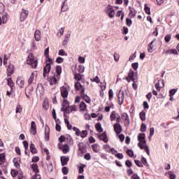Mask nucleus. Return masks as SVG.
Returning a JSON list of instances; mask_svg holds the SVG:
<instances>
[{
    "label": "nucleus",
    "mask_w": 179,
    "mask_h": 179,
    "mask_svg": "<svg viewBox=\"0 0 179 179\" xmlns=\"http://www.w3.org/2000/svg\"><path fill=\"white\" fill-rule=\"evenodd\" d=\"M62 71V69L61 66H57L55 71L52 72L51 74L48 77V83L50 85H57L58 81L60 80Z\"/></svg>",
    "instance_id": "1"
},
{
    "label": "nucleus",
    "mask_w": 179,
    "mask_h": 179,
    "mask_svg": "<svg viewBox=\"0 0 179 179\" xmlns=\"http://www.w3.org/2000/svg\"><path fill=\"white\" fill-rule=\"evenodd\" d=\"M44 55L46 57V66L43 68V76L45 78L47 74L50 73L51 65L54 64L53 60L50 57V48H47L44 51Z\"/></svg>",
    "instance_id": "2"
},
{
    "label": "nucleus",
    "mask_w": 179,
    "mask_h": 179,
    "mask_svg": "<svg viewBox=\"0 0 179 179\" xmlns=\"http://www.w3.org/2000/svg\"><path fill=\"white\" fill-rule=\"evenodd\" d=\"M69 87H61V95L63 97V102H62V107L61 108V110H65L66 107L69 106V103L67 100L68 96H69Z\"/></svg>",
    "instance_id": "3"
},
{
    "label": "nucleus",
    "mask_w": 179,
    "mask_h": 179,
    "mask_svg": "<svg viewBox=\"0 0 179 179\" xmlns=\"http://www.w3.org/2000/svg\"><path fill=\"white\" fill-rule=\"evenodd\" d=\"M138 141H139L138 143V146L142 149L145 150L148 155H150V149L148 145L146 144L145 140V134H139L138 135Z\"/></svg>",
    "instance_id": "4"
},
{
    "label": "nucleus",
    "mask_w": 179,
    "mask_h": 179,
    "mask_svg": "<svg viewBox=\"0 0 179 179\" xmlns=\"http://www.w3.org/2000/svg\"><path fill=\"white\" fill-rule=\"evenodd\" d=\"M27 64L31 66L34 69H36L38 64V59L33 53H30L28 55Z\"/></svg>",
    "instance_id": "5"
},
{
    "label": "nucleus",
    "mask_w": 179,
    "mask_h": 179,
    "mask_svg": "<svg viewBox=\"0 0 179 179\" xmlns=\"http://www.w3.org/2000/svg\"><path fill=\"white\" fill-rule=\"evenodd\" d=\"M103 11L110 18H113L115 16V10L113 8V6L108 5L104 8Z\"/></svg>",
    "instance_id": "6"
},
{
    "label": "nucleus",
    "mask_w": 179,
    "mask_h": 179,
    "mask_svg": "<svg viewBox=\"0 0 179 179\" xmlns=\"http://www.w3.org/2000/svg\"><path fill=\"white\" fill-rule=\"evenodd\" d=\"M127 80L128 81V83H130V81H132L133 83H137L138 77L136 75H134V72L133 70H130V72L127 77Z\"/></svg>",
    "instance_id": "7"
},
{
    "label": "nucleus",
    "mask_w": 179,
    "mask_h": 179,
    "mask_svg": "<svg viewBox=\"0 0 179 179\" xmlns=\"http://www.w3.org/2000/svg\"><path fill=\"white\" fill-rule=\"evenodd\" d=\"M36 79H37V71H34L29 77L28 84L31 85L32 83H34V81L36 80Z\"/></svg>",
    "instance_id": "8"
},
{
    "label": "nucleus",
    "mask_w": 179,
    "mask_h": 179,
    "mask_svg": "<svg viewBox=\"0 0 179 179\" xmlns=\"http://www.w3.org/2000/svg\"><path fill=\"white\" fill-rule=\"evenodd\" d=\"M16 84L23 89L24 87V78L23 76H18L16 80Z\"/></svg>",
    "instance_id": "9"
},
{
    "label": "nucleus",
    "mask_w": 179,
    "mask_h": 179,
    "mask_svg": "<svg viewBox=\"0 0 179 179\" xmlns=\"http://www.w3.org/2000/svg\"><path fill=\"white\" fill-rule=\"evenodd\" d=\"M124 93L123 90H120L118 94V103L120 106L122 105V103H124Z\"/></svg>",
    "instance_id": "10"
},
{
    "label": "nucleus",
    "mask_w": 179,
    "mask_h": 179,
    "mask_svg": "<svg viewBox=\"0 0 179 179\" xmlns=\"http://www.w3.org/2000/svg\"><path fill=\"white\" fill-rule=\"evenodd\" d=\"M29 16V11H27V10H24V8H22V11L21 12V15H20V22H24V20Z\"/></svg>",
    "instance_id": "11"
},
{
    "label": "nucleus",
    "mask_w": 179,
    "mask_h": 179,
    "mask_svg": "<svg viewBox=\"0 0 179 179\" xmlns=\"http://www.w3.org/2000/svg\"><path fill=\"white\" fill-rule=\"evenodd\" d=\"M58 148H59L62 151H63V152H64V154H67L68 152L70 151V148H69V147L68 146L67 144H65L64 145H62L61 143H59V144H58Z\"/></svg>",
    "instance_id": "12"
},
{
    "label": "nucleus",
    "mask_w": 179,
    "mask_h": 179,
    "mask_svg": "<svg viewBox=\"0 0 179 179\" xmlns=\"http://www.w3.org/2000/svg\"><path fill=\"white\" fill-rule=\"evenodd\" d=\"M120 115L117 113H115V112H112V113L110 114V120L112 121L117 120V122L120 123Z\"/></svg>",
    "instance_id": "13"
},
{
    "label": "nucleus",
    "mask_w": 179,
    "mask_h": 179,
    "mask_svg": "<svg viewBox=\"0 0 179 179\" xmlns=\"http://www.w3.org/2000/svg\"><path fill=\"white\" fill-rule=\"evenodd\" d=\"M107 83L105 80L100 83L99 87H101V96H104V91L106 90Z\"/></svg>",
    "instance_id": "14"
},
{
    "label": "nucleus",
    "mask_w": 179,
    "mask_h": 179,
    "mask_svg": "<svg viewBox=\"0 0 179 179\" xmlns=\"http://www.w3.org/2000/svg\"><path fill=\"white\" fill-rule=\"evenodd\" d=\"M164 87V81L163 80H159L158 83L155 84V89L157 91H160L162 87Z\"/></svg>",
    "instance_id": "15"
},
{
    "label": "nucleus",
    "mask_w": 179,
    "mask_h": 179,
    "mask_svg": "<svg viewBox=\"0 0 179 179\" xmlns=\"http://www.w3.org/2000/svg\"><path fill=\"white\" fill-rule=\"evenodd\" d=\"M37 127H36V124L34 121L31 122V128H30V133L34 134V135H36V133H37Z\"/></svg>",
    "instance_id": "16"
},
{
    "label": "nucleus",
    "mask_w": 179,
    "mask_h": 179,
    "mask_svg": "<svg viewBox=\"0 0 179 179\" xmlns=\"http://www.w3.org/2000/svg\"><path fill=\"white\" fill-rule=\"evenodd\" d=\"M129 16L130 18H134L135 17V16L136 15L137 11L135 8L129 6Z\"/></svg>",
    "instance_id": "17"
},
{
    "label": "nucleus",
    "mask_w": 179,
    "mask_h": 179,
    "mask_svg": "<svg viewBox=\"0 0 179 179\" xmlns=\"http://www.w3.org/2000/svg\"><path fill=\"white\" fill-rule=\"evenodd\" d=\"M75 89L76 91H80L83 94L85 92V88L81 85L79 82L76 83Z\"/></svg>",
    "instance_id": "18"
},
{
    "label": "nucleus",
    "mask_w": 179,
    "mask_h": 179,
    "mask_svg": "<svg viewBox=\"0 0 179 179\" xmlns=\"http://www.w3.org/2000/svg\"><path fill=\"white\" fill-rule=\"evenodd\" d=\"M8 14L7 13L3 14L2 17L0 16V25H1L2 24H6V22H8Z\"/></svg>",
    "instance_id": "19"
},
{
    "label": "nucleus",
    "mask_w": 179,
    "mask_h": 179,
    "mask_svg": "<svg viewBox=\"0 0 179 179\" xmlns=\"http://www.w3.org/2000/svg\"><path fill=\"white\" fill-rule=\"evenodd\" d=\"M15 71V67L13 65L10 64L8 68H7V75L8 77H10L11 75L14 73Z\"/></svg>",
    "instance_id": "20"
},
{
    "label": "nucleus",
    "mask_w": 179,
    "mask_h": 179,
    "mask_svg": "<svg viewBox=\"0 0 179 179\" xmlns=\"http://www.w3.org/2000/svg\"><path fill=\"white\" fill-rule=\"evenodd\" d=\"M34 38L36 42H39L41 40V32L39 29H36L34 33Z\"/></svg>",
    "instance_id": "21"
},
{
    "label": "nucleus",
    "mask_w": 179,
    "mask_h": 179,
    "mask_svg": "<svg viewBox=\"0 0 179 179\" xmlns=\"http://www.w3.org/2000/svg\"><path fill=\"white\" fill-rule=\"evenodd\" d=\"M69 8V4H68V1L67 0H65L64 2H63V5L62 6V9H61V11L62 12H67Z\"/></svg>",
    "instance_id": "22"
},
{
    "label": "nucleus",
    "mask_w": 179,
    "mask_h": 179,
    "mask_svg": "<svg viewBox=\"0 0 179 179\" xmlns=\"http://www.w3.org/2000/svg\"><path fill=\"white\" fill-rule=\"evenodd\" d=\"M45 138L46 141H50V127L48 126L45 127Z\"/></svg>",
    "instance_id": "23"
},
{
    "label": "nucleus",
    "mask_w": 179,
    "mask_h": 179,
    "mask_svg": "<svg viewBox=\"0 0 179 179\" xmlns=\"http://www.w3.org/2000/svg\"><path fill=\"white\" fill-rule=\"evenodd\" d=\"M114 130L117 134H120L122 131V127L120 124L117 123L114 124Z\"/></svg>",
    "instance_id": "24"
},
{
    "label": "nucleus",
    "mask_w": 179,
    "mask_h": 179,
    "mask_svg": "<svg viewBox=\"0 0 179 179\" xmlns=\"http://www.w3.org/2000/svg\"><path fill=\"white\" fill-rule=\"evenodd\" d=\"M61 160V163L62 166H66L68 164V162L69 160V157H65V156H62L60 158Z\"/></svg>",
    "instance_id": "25"
},
{
    "label": "nucleus",
    "mask_w": 179,
    "mask_h": 179,
    "mask_svg": "<svg viewBox=\"0 0 179 179\" xmlns=\"http://www.w3.org/2000/svg\"><path fill=\"white\" fill-rule=\"evenodd\" d=\"M122 119L124 121V123L127 125H129L130 124V122H129V116H128V114L127 113H123L122 115Z\"/></svg>",
    "instance_id": "26"
},
{
    "label": "nucleus",
    "mask_w": 179,
    "mask_h": 179,
    "mask_svg": "<svg viewBox=\"0 0 179 179\" xmlns=\"http://www.w3.org/2000/svg\"><path fill=\"white\" fill-rule=\"evenodd\" d=\"M43 110H49L50 104H49V100L48 99V98H45V99L44 100L43 103Z\"/></svg>",
    "instance_id": "27"
},
{
    "label": "nucleus",
    "mask_w": 179,
    "mask_h": 179,
    "mask_svg": "<svg viewBox=\"0 0 179 179\" xmlns=\"http://www.w3.org/2000/svg\"><path fill=\"white\" fill-rule=\"evenodd\" d=\"M76 110V107L75 106H68L67 107H66V108L63 111L66 110V112L70 113Z\"/></svg>",
    "instance_id": "28"
},
{
    "label": "nucleus",
    "mask_w": 179,
    "mask_h": 179,
    "mask_svg": "<svg viewBox=\"0 0 179 179\" xmlns=\"http://www.w3.org/2000/svg\"><path fill=\"white\" fill-rule=\"evenodd\" d=\"M95 129L99 133H101L103 131V129L102 128L101 124L100 122H98L95 124Z\"/></svg>",
    "instance_id": "29"
},
{
    "label": "nucleus",
    "mask_w": 179,
    "mask_h": 179,
    "mask_svg": "<svg viewBox=\"0 0 179 179\" xmlns=\"http://www.w3.org/2000/svg\"><path fill=\"white\" fill-rule=\"evenodd\" d=\"M166 175L169 176L170 179H176V175L173 171H169L166 172Z\"/></svg>",
    "instance_id": "30"
},
{
    "label": "nucleus",
    "mask_w": 179,
    "mask_h": 179,
    "mask_svg": "<svg viewBox=\"0 0 179 179\" xmlns=\"http://www.w3.org/2000/svg\"><path fill=\"white\" fill-rule=\"evenodd\" d=\"M155 43V40H153L152 42H150L148 45V53H152L153 52V43Z\"/></svg>",
    "instance_id": "31"
},
{
    "label": "nucleus",
    "mask_w": 179,
    "mask_h": 179,
    "mask_svg": "<svg viewBox=\"0 0 179 179\" xmlns=\"http://www.w3.org/2000/svg\"><path fill=\"white\" fill-rule=\"evenodd\" d=\"M58 55L62 57H67L68 54L66 52L65 50L60 49L58 50Z\"/></svg>",
    "instance_id": "32"
},
{
    "label": "nucleus",
    "mask_w": 179,
    "mask_h": 179,
    "mask_svg": "<svg viewBox=\"0 0 179 179\" xmlns=\"http://www.w3.org/2000/svg\"><path fill=\"white\" fill-rule=\"evenodd\" d=\"M99 139L104 141V142H108V139L107 138V135L105 133H103L101 135L99 136Z\"/></svg>",
    "instance_id": "33"
},
{
    "label": "nucleus",
    "mask_w": 179,
    "mask_h": 179,
    "mask_svg": "<svg viewBox=\"0 0 179 179\" xmlns=\"http://www.w3.org/2000/svg\"><path fill=\"white\" fill-rule=\"evenodd\" d=\"M30 150H31V153H33V154L37 153V148H36V146L34 145V143H31Z\"/></svg>",
    "instance_id": "34"
},
{
    "label": "nucleus",
    "mask_w": 179,
    "mask_h": 179,
    "mask_svg": "<svg viewBox=\"0 0 179 179\" xmlns=\"http://www.w3.org/2000/svg\"><path fill=\"white\" fill-rule=\"evenodd\" d=\"M37 50V43L35 41H33L31 43V50L34 51V50Z\"/></svg>",
    "instance_id": "35"
},
{
    "label": "nucleus",
    "mask_w": 179,
    "mask_h": 179,
    "mask_svg": "<svg viewBox=\"0 0 179 179\" xmlns=\"http://www.w3.org/2000/svg\"><path fill=\"white\" fill-rule=\"evenodd\" d=\"M166 53L173 54V55H177L178 52H177L176 49H170V50H166Z\"/></svg>",
    "instance_id": "36"
},
{
    "label": "nucleus",
    "mask_w": 179,
    "mask_h": 179,
    "mask_svg": "<svg viewBox=\"0 0 179 179\" xmlns=\"http://www.w3.org/2000/svg\"><path fill=\"white\" fill-rule=\"evenodd\" d=\"M87 135V131L86 130H83L82 131H80L79 137L84 138H86Z\"/></svg>",
    "instance_id": "37"
},
{
    "label": "nucleus",
    "mask_w": 179,
    "mask_h": 179,
    "mask_svg": "<svg viewBox=\"0 0 179 179\" xmlns=\"http://www.w3.org/2000/svg\"><path fill=\"white\" fill-rule=\"evenodd\" d=\"M87 106L85 105V102L82 101L80 104V110L81 111L86 110Z\"/></svg>",
    "instance_id": "38"
},
{
    "label": "nucleus",
    "mask_w": 179,
    "mask_h": 179,
    "mask_svg": "<svg viewBox=\"0 0 179 179\" xmlns=\"http://www.w3.org/2000/svg\"><path fill=\"white\" fill-rule=\"evenodd\" d=\"M92 149L94 152L97 153L99 151V146L96 143L93 144Z\"/></svg>",
    "instance_id": "39"
},
{
    "label": "nucleus",
    "mask_w": 179,
    "mask_h": 179,
    "mask_svg": "<svg viewBox=\"0 0 179 179\" xmlns=\"http://www.w3.org/2000/svg\"><path fill=\"white\" fill-rule=\"evenodd\" d=\"M91 81H92V83H95L96 84L100 83L101 80L99 79V76H96L95 77H94V78L90 79Z\"/></svg>",
    "instance_id": "40"
},
{
    "label": "nucleus",
    "mask_w": 179,
    "mask_h": 179,
    "mask_svg": "<svg viewBox=\"0 0 179 179\" xmlns=\"http://www.w3.org/2000/svg\"><path fill=\"white\" fill-rule=\"evenodd\" d=\"M64 30H65L64 28H63V27L60 28L57 31V36L59 37H62L64 33Z\"/></svg>",
    "instance_id": "41"
},
{
    "label": "nucleus",
    "mask_w": 179,
    "mask_h": 179,
    "mask_svg": "<svg viewBox=\"0 0 179 179\" xmlns=\"http://www.w3.org/2000/svg\"><path fill=\"white\" fill-rule=\"evenodd\" d=\"M31 169L34 173H38V166H37V164H31Z\"/></svg>",
    "instance_id": "42"
},
{
    "label": "nucleus",
    "mask_w": 179,
    "mask_h": 179,
    "mask_svg": "<svg viewBox=\"0 0 179 179\" xmlns=\"http://www.w3.org/2000/svg\"><path fill=\"white\" fill-rule=\"evenodd\" d=\"M109 100L111 101L114 98V92L113 90H109L108 91Z\"/></svg>",
    "instance_id": "43"
},
{
    "label": "nucleus",
    "mask_w": 179,
    "mask_h": 179,
    "mask_svg": "<svg viewBox=\"0 0 179 179\" xmlns=\"http://www.w3.org/2000/svg\"><path fill=\"white\" fill-rule=\"evenodd\" d=\"M64 59L62 57H57L56 59V63L58 64H61L64 62Z\"/></svg>",
    "instance_id": "44"
},
{
    "label": "nucleus",
    "mask_w": 179,
    "mask_h": 179,
    "mask_svg": "<svg viewBox=\"0 0 179 179\" xmlns=\"http://www.w3.org/2000/svg\"><path fill=\"white\" fill-rule=\"evenodd\" d=\"M31 179H41V176L38 174V172H36Z\"/></svg>",
    "instance_id": "45"
},
{
    "label": "nucleus",
    "mask_w": 179,
    "mask_h": 179,
    "mask_svg": "<svg viewBox=\"0 0 179 179\" xmlns=\"http://www.w3.org/2000/svg\"><path fill=\"white\" fill-rule=\"evenodd\" d=\"M5 154H0V165L3 164L5 161Z\"/></svg>",
    "instance_id": "46"
},
{
    "label": "nucleus",
    "mask_w": 179,
    "mask_h": 179,
    "mask_svg": "<svg viewBox=\"0 0 179 179\" xmlns=\"http://www.w3.org/2000/svg\"><path fill=\"white\" fill-rule=\"evenodd\" d=\"M22 111V107L20 105H17L15 108V113H20Z\"/></svg>",
    "instance_id": "47"
},
{
    "label": "nucleus",
    "mask_w": 179,
    "mask_h": 179,
    "mask_svg": "<svg viewBox=\"0 0 179 179\" xmlns=\"http://www.w3.org/2000/svg\"><path fill=\"white\" fill-rule=\"evenodd\" d=\"M36 92H40L41 94L44 93V89L41 85H38Z\"/></svg>",
    "instance_id": "48"
},
{
    "label": "nucleus",
    "mask_w": 179,
    "mask_h": 179,
    "mask_svg": "<svg viewBox=\"0 0 179 179\" xmlns=\"http://www.w3.org/2000/svg\"><path fill=\"white\" fill-rule=\"evenodd\" d=\"M144 10L147 13V15H150L151 14L150 8H149L147 5H145Z\"/></svg>",
    "instance_id": "49"
},
{
    "label": "nucleus",
    "mask_w": 179,
    "mask_h": 179,
    "mask_svg": "<svg viewBox=\"0 0 179 179\" xmlns=\"http://www.w3.org/2000/svg\"><path fill=\"white\" fill-rule=\"evenodd\" d=\"M140 118L143 120L145 121L146 120V113L145 112H141L140 113Z\"/></svg>",
    "instance_id": "50"
},
{
    "label": "nucleus",
    "mask_w": 179,
    "mask_h": 179,
    "mask_svg": "<svg viewBox=\"0 0 179 179\" xmlns=\"http://www.w3.org/2000/svg\"><path fill=\"white\" fill-rule=\"evenodd\" d=\"M7 83H8V85L10 87H13V85H14V83H13V80H12V78H9L7 79Z\"/></svg>",
    "instance_id": "51"
},
{
    "label": "nucleus",
    "mask_w": 179,
    "mask_h": 179,
    "mask_svg": "<svg viewBox=\"0 0 179 179\" xmlns=\"http://www.w3.org/2000/svg\"><path fill=\"white\" fill-rule=\"evenodd\" d=\"M176 89H172L169 90V96H174L175 94L176 93Z\"/></svg>",
    "instance_id": "52"
},
{
    "label": "nucleus",
    "mask_w": 179,
    "mask_h": 179,
    "mask_svg": "<svg viewBox=\"0 0 179 179\" xmlns=\"http://www.w3.org/2000/svg\"><path fill=\"white\" fill-rule=\"evenodd\" d=\"M138 66H139L138 62H134V63H132L131 64V67L133 68V69L136 71L138 70Z\"/></svg>",
    "instance_id": "53"
},
{
    "label": "nucleus",
    "mask_w": 179,
    "mask_h": 179,
    "mask_svg": "<svg viewBox=\"0 0 179 179\" xmlns=\"http://www.w3.org/2000/svg\"><path fill=\"white\" fill-rule=\"evenodd\" d=\"M78 62L80 64H85V57L79 56L78 57Z\"/></svg>",
    "instance_id": "54"
},
{
    "label": "nucleus",
    "mask_w": 179,
    "mask_h": 179,
    "mask_svg": "<svg viewBox=\"0 0 179 179\" xmlns=\"http://www.w3.org/2000/svg\"><path fill=\"white\" fill-rule=\"evenodd\" d=\"M73 131L76 133V136H79L80 131L77 127H73Z\"/></svg>",
    "instance_id": "55"
},
{
    "label": "nucleus",
    "mask_w": 179,
    "mask_h": 179,
    "mask_svg": "<svg viewBox=\"0 0 179 179\" xmlns=\"http://www.w3.org/2000/svg\"><path fill=\"white\" fill-rule=\"evenodd\" d=\"M103 148L105 149L106 152L110 153L111 152V148L110 147V145H108V144H106V145H104Z\"/></svg>",
    "instance_id": "56"
},
{
    "label": "nucleus",
    "mask_w": 179,
    "mask_h": 179,
    "mask_svg": "<svg viewBox=\"0 0 179 179\" xmlns=\"http://www.w3.org/2000/svg\"><path fill=\"white\" fill-rule=\"evenodd\" d=\"M164 39H165L166 43H169L170 40L171 39V35L167 34L166 36H165Z\"/></svg>",
    "instance_id": "57"
},
{
    "label": "nucleus",
    "mask_w": 179,
    "mask_h": 179,
    "mask_svg": "<svg viewBox=\"0 0 179 179\" xmlns=\"http://www.w3.org/2000/svg\"><path fill=\"white\" fill-rule=\"evenodd\" d=\"M62 173H63L64 175H68V173H69V169L67 167H64V168H62Z\"/></svg>",
    "instance_id": "58"
},
{
    "label": "nucleus",
    "mask_w": 179,
    "mask_h": 179,
    "mask_svg": "<svg viewBox=\"0 0 179 179\" xmlns=\"http://www.w3.org/2000/svg\"><path fill=\"white\" fill-rule=\"evenodd\" d=\"M85 71V67L84 66L80 65L78 66V71L80 73H83Z\"/></svg>",
    "instance_id": "59"
},
{
    "label": "nucleus",
    "mask_w": 179,
    "mask_h": 179,
    "mask_svg": "<svg viewBox=\"0 0 179 179\" xmlns=\"http://www.w3.org/2000/svg\"><path fill=\"white\" fill-rule=\"evenodd\" d=\"M127 154L129 155V157H134V151L131 150H127Z\"/></svg>",
    "instance_id": "60"
},
{
    "label": "nucleus",
    "mask_w": 179,
    "mask_h": 179,
    "mask_svg": "<svg viewBox=\"0 0 179 179\" xmlns=\"http://www.w3.org/2000/svg\"><path fill=\"white\" fill-rule=\"evenodd\" d=\"M126 24L128 26V27H130L131 24H132V20L131 19H126Z\"/></svg>",
    "instance_id": "61"
},
{
    "label": "nucleus",
    "mask_w": 179,
    "mask_h": 179,
    "mask_svg": "<svg viewBox=\"0 0 179 179\" xmlns=\"http://www.w3.org/2000/svg\"><path fill=\"white\" fill-rule=\"evenodd\" d=\"M135 58H136V52L134 53L133 55H130V57H129V61L130 62H132V61H133Z\"/></svg>",
    "instance_id": "62"
},
{
    "label": "nucleus",
    "mask_w": 179,
    "mask_h": 179,
    "mask_svg": "<svg viewBox=\"0 0 179 179\" xmlns=\"http://www.w3.org/2000/svg\"><path fill=\"white\" fill-rule=\"evenodd\" d=\"M141 131L142 132L146 131V124H142Z\"/></svg>",
    "instance_id": "63"
},
{
    "label": "nucleus",
    "mask_w": 179,
    "mask_h": 179,
    "mask_svg": "<svg viewBox=\"0 0 179 179\" xmlns=\"http://www.w3.org/2000/svg\"><path fill=\"white\" fill-rule=\"evenodd\" d=\"M18 179H26L22 172H20V173L18 174Z\"/></svg>",
    "instance_id": "64"
}]
</instances>
